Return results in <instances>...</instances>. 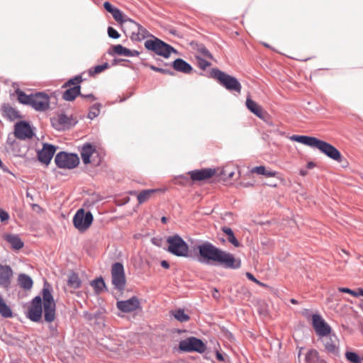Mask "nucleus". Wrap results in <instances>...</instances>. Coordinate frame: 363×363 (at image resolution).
Segmentation results:
<instances>
[{
  "label": "nucleus",
  "mask_w": 363,
  "mask_h": 363,
  "mask_svg": "<svg viewBox=\"0 0 363 363\" xmlns=\"http://www.w3.org/2000/svg\"><path fill=\"white\" fill-rule=\"evenodd\" d=\"M52 286L45 281L41 291V296L34 297L29 305L26 312V317L33 322H40L42 318L43 307L44 319L48 323H52L55 319L56 304L52 294Z\"/></svg>",
  "instance_id": "f257e3e1"
},
{
  "label": "nucleus",
  "mask_w": 363,
  "mask_h": 363,
  "mask_svg": "<svg viewBox=\"0 0 363 363\" xmlns=\"http://www.w3.org/2000/svg\"><path fill=\"white\" fill-rule=\"evenodd\" d=\"M198 261L207 265H219L225 269H238L241 267V260L211 242H206L198 246Z\"/></svg>",
  "instance_id": "f03ea898"
},
{
  "label": "nucleus",
  "mask_w": 363,
  "mask_h": 363,
  "mask_svg": "<svg viewBox=\"0 0 363 363\" xmlns=\"http://www.w3.org/2000/svg\"><path fill=\"white\" fill-rule=\"evenodd\" d=\"M211 77L218 80L220 84L226 89L230 91L240 93L242 86L240 82L234 77H232L217 68L211 71Z\"/></svg>",
  "instance_id": "7ed1b4c3"
},
{
  "label": "nucleus",
  "mask_w": 363,
  "mask_h": 363,
  "mask_svg": "<svg viewBox=\"0 0 363 363\" xmlns=\"http://www.w3.org/2000/svg\"><path fill=\"white\" fill-rule=\"evenodd\" d=\"M145 48L164 58H168L172 52H177L172 46L157 38H155L153 40H146L145 42Z\"/></svg>",
  "instance_id": "20e7f679"
},
{
  "label": "nucleus",
  "mask_w": 363,
  "mask_h": 363,
  "mask_svg": "<svg viewBox=\"0 0 363 363\" xmlns=\"http://www.w3.org/2000/svg\"><path fill=\"white\" fill-rule=\"evenodd\" d=\"M169 244L168 252L177 257H187L189 246L186 242L178 235L169 236L167 239Z\"/></svg>",
  "instance_id": "39448f33"
},
{
  "label": "nucleus",
  "mask_w": 363,
  "mask_h": 363,
  "mask_svg": "<svg viewBox=\"0 0 363 363\" xmlns=\"http://www.w3.org/2000/svg\"><path fill=\"white\" fill-rule=\"evenodd\" d=\"M55 163L60 169H72L78 166L79 158L77 154L62 151L55 155Z\"/></svg>",
  "instance_id": "423d86ee"
},
{
  "label": "nucleus",
  "mask_w": 363,
  "mask_h": 363,
  "mask_svg": "<svg viewBox=\"0 0 363 363\" xmlns=\"http://www.w3.org/2000/svg\"><path fill=\"white\" fill-rule=\"evenodd\" d=\"M52 127L57 130H69L77 123L76 118L64 113H58L50 119Z\"/></svg>",
  "instance_id": "0eeeda50"
},
{
  "label": "nucleus",
  "mask_w": 363,
  "mask_h": 363,
  "mask_svg": "<svg viewBox=\"0 0 363 363\" xmlns=\"http://www.w3.org/2000/svg\"><path fill=\"white\" fill-rule=\"evenodd\" d=\"M179 349L182 352H196L201 354L206 351V346L201 340L190 337L179 342Z\"/></svg>",
  "instance_id": "6e6552de"
},
{
  "label": "nucleus",
  "mask_w": 363,
  "mask_h": 363,
  "mask_svg": "<svg viewBox=\"0 0 363 363\" xmlns=\"http://www.w3.org/2000/svg\"><path fill=\"white\" fill-rule=\"evenodd\" d=\"M93 215L90 211H85L80 208L73 218L74 227L81 232L86 230L93 222Z\"/></svg>",
  "instance_id": "1a4fd4ad"
},
{
  "label": "nucleus",
  "mask_w": 363,
  "mask_h": 363,
  "mask_svg": "<svg viewBox=\"0 0 363 363\" xmlns=\"http://www.w3.org/2000/svg\"><path fill=\"white\" fill-rule=\"evenodd\" d=\"M112 284L118 291L124 290L126 280L122 263L115 262L111 267Z\"/></svg>",
  "instance_id": "9d476101"
},
{
  "label": "nucleus",
  "mask_w": 363,
  "mask_h": 363,
  "mask_svg": "<svg viewBox=\"0 0 363 363\" xmlns=\"http://www.w3.org/2000/svg\"><path fill=\"white\" fill-rule=\"evenodd\" d=\"M313 148L318 149L320 152L325 155L328 157L338 162L342 160L340 152L331 144L316 138Z\"/></svg>",
  "instance_id": "9b49d317"
},
{
  "label": "nucleus",
  "mask_w": 363,
  "mask_h": 363,
  "mask_svg": "<svg viewBox=\"0 0 363 363\" xmlns=\"http://www.w3.org/2000/svg\"><path fill=\"white\" fill-rule=\"evenodd\" d=\"M13 133L16 138L23 140L31 139L34 135L29 123L25 121H18L15 124Z\"/></svg>",
  "instance_id": "f8f14e48"
},
{
  "label": "nucleus",
  "mask_w": 363,
  "mask_h": 363,
  "mask_svg": "<svg viewBox=\"0 0 363 363\" xmlns=\"http://www.w3.org/2000/svg\"><path fill=\"white\" fill-rule=\"evenodd\" d=\"M312 325L316 334L320 337H325L330 334V326L318 314L313 315Z\"/></svg>",
  "instance_id": "ddd939ff"
},
{
  "label": "nucleus",
  "mask_w": 363,
  "mask_h": 363,
  "mask_svg": "<svg viewBox=\"0 0 363 363\" xmlns=\"http://www.w3.org/2000/svg\"><path fill=\"white\" fill-rule=\"evenodd\" d=\"M30 106L38 111H44L49 108L50 98L43 92H36L33 94Z\"/></svg>",
  "instance_id": "4468645a"
},
{
  "label": "nucleus",
  "mask_w": 363,
  "mask_h": 363,
  "mask_svg": "<svg viewBox=\"0 0 363 363\" xmlns=\"http://www.w3.org/2000/svg\"><path fill=\"white\" fill-rule=\"evenodd\" d=\"M56 150H57L56 146L51 145V144L44 143L43 144V148L41 150H38L37 152V156H38V160L42 164L48 165L50 163L51 160L52 159Z\"/></svg>",
  "instance_id": "2eb2a0df"
},
{
  "label": "nucleus",
  "mask_w": 363,
  "mask_h": 363,
  "mask_svg": "<svg viewBox=\"0 0 363 363\" xmlns=\"http://www.w3.org/2000/svg\"><path fill=\"white\" fill-rule=\"evenodd\" d=\"M13 272L9 265L0 264V287L9 290L11 287Z\"/></svg>",
  "instance_id": "dca6fc26"
},
{
  "label": "nucleus",
  "mask_w": 363,
  "mask_h": 363,
  "mask_svg": "<svg viewBox=\"0 0 363 363\" xmlns=\"http://www.w3.org/2000/svg\"><path fill=\"white\" fill-rule=\"evenodd\" d=\"M216 173L215 168H203L201 169H196L189 172L191 179L194 182L206 181L212 178Z\"/></svg>",
  "instance_id": "f3484780"
},
{
  "label": "nucleus",
  "mask_w": 363,
  "mask_h": 363,
  "mask_svg": "<svg viewBox=\"0 0 363 363\" xmlns=\"http://www.w3.org/2000/svg\"><path fill=\"white\" fill-rule=\"evenodd\" d=\"M118 310L123 313H130L140 307V302L136 296H133L126 301H120L116 303Z\"/></svg>",
  "instance_id": "a211bd4d"
},
{
  "label": "nucleus",
  "mask_w": 363,
  "mask_h": 363,
  "mask_svg": "<svg viewBox=\"0 0 363 363\" xmlns=\"http://www.w3.org/2000/svg\"><path fill=\"white\" fill-rule=\"evenodd\" d=\"M104 8L106 11L112 15L116 21L121 24H123L125 18H128V16L124 15L120 9L112 6L108 1H105L104 3Z\"/></svg>",
  "instance_id": "6ab92c4d"
},
{
  "label": "nucleus",
  "mask_w": 363,
  "mask_h": 363,
  "mask_svg": "<svg viewBox=\"0 0 363 363\" xmlns=\"http://www.w3.org/2000/svg\"><path fill=\"white\" fill-rule=\"evenodd\" d=\"M96 151V147L91 143H85L81 148L80 154L82 160L85 164L91 162L90 157Z\"/></svg>",
  "instance_id": "aec40b11"
},
{
  "label": "nucleus",
  "mask_w": 363,
  "mask_h": 363,
  "mask_svg": "<svg viewBox=\"0 0 363 363\" xmlns=\"http://www.w3.org/2000/svg\"><path fill=\"white\" fill-rule=\"evenodd\" d=\"M172 67L184 74H189L193 70L191 65L181 58H177L172 62Z\"/></svg>",
  "instance_id": "412c9836"
},
{
  "label": "nucleus",
  "mask_w": 363,
  "mask_h": 363,
  "mask_svg": "<svg viewBox=\"0 0 363 363\" xmlns=\"http://www.w3.org/2000/svg\"><path fill=\"white\" fill-rule=\"evenodd\" d=\"M4 239L11 245L13 250H18L24 246L23 242L18 235L8 234L4 236Z\"/></svg>",
  "instance_id": "4be33fe9"
},
{
  "label": "nucleus",
  "mask_w": 363,
  "mask_h": 363,
  "mask_svg": "<svg viewBox=\"0 0 363 363\" xmlns=\"http://www.w3.org/2000/svg\"><path fill=\"white\" fill-rule=\"evenodd\" d=\"M247 108L253 113L258 118L263 119L265 113L263 111L262 107L259 106L255 101L252 100L250 98H247L246 100Z\"/></svg>",
  "instance_id": "5701e85b"
},
{
  "label": "nucleus",
  "mask_w": 363,
  "mask_h": 363,
  "mask_svg": "<svg viewBox=\"0 0 363 363\" xmlns=\"http://www.w3.org/2000/svg\"><path fill=\"white\" fill-rule=\"evenodd\" d=\"M79 95H81V86L79 85H75L73 87L67 89L63 93L62 99L67 101H72Z\"/></svg>",
  "instance_id": "b1692460"
},
{
  "label": "nucleus",
  "mask_w": 363,
  "mask_h": 363,
  "mask_svg": "<svg viewBox=\"0 0 363 363\" xmlns=\"http://www.w3.org/2000/svg\"><path fill=\"white\" fill-rule=\"evenodd\" d=\"M316 138H317L312 136L298 135H293L292 136L290 137L291 140L302 143L311 147H313Z\"/></svg>",
  "instance_id": "393cba45"
},
{
  "label": "nucleus",
  "mask_w": 363,
  "mask_h": 363,
  "mask_svg": "<svg viewBox=\"0 0 363 363\" xmlns=\"http://www.w3.org/2000/svg\"><path fill=\"white\" fill-rule=\"evenodd\" d=\"M2 111L3 116L11 121L21 118L19 112L16 108L9 105H4Z\"/></svg>",
  "instance_id": "a878e982"
},
{
  "label": "nucleus",
  "mask_w": 363,
  "mask_h": 363,
  "mask_svg": "<svg viewBox=\"0 0 363 363\" xmlns=\"http://www.w3.org/2000/svg\"><path fill=\"white\" fill-rule=\"evenodd\" d=\"M252 173H257L260 175H264L267 177H277L278 178L279 172L276 171L267 169L264 166H258L251 169Z\"/></svg>",
  "instance_id": "bb28decb"
},
{
  "label": "nucleus",
  "mask_w": 363,
  "mask_h": 363,
  "mask_svg": "<svg viewBox=\"0 0 363 363\" xmlns=\"http://www.w3.org/2000/svg\"><path fill=\"white\" fill-rule=\"evenodd\" d=\"M18 281L21 288L24 290H30L33 287V281L31 277L26 274H20Z\"/></svg>",
  "instance_id": "cd10ccee"
},
{
  "label": "nucleus",
  "mask_w": 363,
  "mask_h": 363,
  "mask_svg": "<svg viewBox=\"0 0 363 363\" xmlns=\"http://www.w3.org/2000/svg\"><path fill=\"white\" fill-rule=\"evenodd\" d=\"M126 24V28L129 32V36L132 40H133V37L135 34L138 33L139 23H136L129 17L126 18L124 21V23Z\"/></svg>",
  "instance_id": "c85d7f7f"
},
{
  "label": "nucleus",
  "mask_w": 363,
  "mask_h": 363,
  "mask_svg": "<svg viewBox=\"0 0 363 363\" xmlns=\"http://www.w3.org/2000/svg\"><path fill=\"white\" fill-rule=\"evenodd\" d=\"M306 363H324L325 361L320 359L319 353L317 350L312 349L307 352L305 357Z\"/></svg>",
  "instance_id": "c756f323"
},
{
  "label": "nucleus",
  "mask_w": 363,
  "mask_h": 363,
  "mask_svg": "<svg viewBox=\"0 0 363 363\" xmlns=\"http://www.w3.org/2000/svg\"><path fill=\"white\" fill-rule=\"evenodd\" d=\"M334 339H336L335 335H333V337L330 336L328 338H326L325 340L324 345L325 349L328 352L336 354L338 353V348L335 345Z\"/></svg>",
  "instance_id": "7c9ffc66"
},
{
  "label": "nucleus",
  "mask_w": 363,
  "mask_h": 363,
  "mask_svg": "<svg viewBox=\"0 0 363 363\" xmlns=\"http://www.w3.org/2000/svg\"><path fill=\"white\" fill-rule=\"evenodd\" d=\"M222 231L228 235V241L231 243L234 247H238L240 246V242L235 238L233 230L230 228L224 226L221 228Z\"/></svg>",
  "instance_id": "2f4dec72"
},
{
  "label": "nucleus",
  "mask_w": 363,
  "mask_h": 363,
  "mask_svg": "<svg viewBox=\"0 0 363 363\" xmlns=\"http://www.w3.org/2000/svg\"><path fill=\"white\" fill-rule=\"evenodd\" d=\"M90 284L97 294H101L106 289V284L101 277L92 280Z\"/></svg>",
  "instance_id": "473e14b6"
},
{
  "label": "nucleus",
  "mask_w": 363,
  "mask_h": 363,
  "mask_svg": "<svg viewBox=\"0 0 363 363\" xmlns=\"http://www.w3.org/2000/svg\"><path fill=\"white\" fill-rule=\"evenodd\" d=\"M172 315L176 320L181 323L187 322L190 317L188 314L185 313L184 310L182 308H177L171 311Z\"/></svg>",
  "instance_id": "72a5a7b5"
},
{
  "label": "nucleus",
  "mask_w": 363,
  "mask_h": 363,
  "mask_svg": "<svg viewBox=\"0 0 363 363\" xmlns=\"http://www.w3.org/2000/svg\"><path fill=\"white\" fill-rule=\"evenodd\" d=\"M16 93L18 96V101L21 104L30 106L32 96L33 94H26L25 92L20 89H17L16 91Z\"/></svg>",
  "instance_id": "f704fd0d"
},
{
  "label": "nucleus",
  "mask_w": 363,
  "mask_h": 363,
  "mask_svg": "<svg viewBox=\"0 0 363 363\" xmlns=\"http://www.w3.org/2000/svg\"><path fill=\"white\" fill-rule=\"evenodd\" d=\"M0 314L4 318H11L13 316L12 311L6 305L3 298L0 296Z\"/></svg>",
  "instance_id": "c9c22d12"
},
{
  "label": "nucleus",
  "mask_w": 363,
  "mask_h": 363,
  "mask_svg": "<svg viewBox=\"0 0 363 363\" xmlns=\"http://www.w3.org/2000/svg\"><path fill=\"white\" fill-rule=\"evenodd\" d=\"M149 36H150L149 31L143 26L139 24L138 33L135 34L133 41H141Z\"/></svg>",
  "instance_id": "e433bc0d"
},
{
  "label": "nucleus",
  "mask_w": 363,
  "mask_h": 363,
  "mask_svg": "<svg viewBox=\"0 0 363 363\" xmlns=\"http://www.w3.org/2000/svg\"><path fill=\"white\" fill-rule=\"evenodd\" d=\"M128 48L123 47L121 45H116L112 47V52L109 51L110 55H118L120 56H128L129 53Z\"/></svg>",
  "instance_id": "4c0bfd02"
},
{
  "label": "nucleus",
  "mask_w": 363,
  "mask_h": 363,
  "mask_svg": "<svg viewBox=\"0 0 363 363\" xmlns=\"http://www.w3.org/2000/svg\"><path fill=\"white\" fill-rule=\"evenodd\" d=\"M156 190L155 189H146V190H143L142 191H140L138 196H137V199H138V203H143L145 201H147L151 196V195L155 192Z\"/></svg>",
  "instance_id": "58836bf2"
},
{
  "label": "nucleus",
  "mask_w": 363,
  "mask_h": 363,
  "mask_svg": "<svg viewBox=\"0 0 363 363\" xmlns=\"http://www.w3.org/2000/svg\"><path fill=\"white\" fill-rule=\"evenodd\" d=\"M68 285L74 289H78L81 286V281L77 274L72 272L68 277Z\"/></svg>",
  "instance_id": "ea45409f"
},
{
  "label": "nucleus",
  "mask_w": 363,
  "mask_h": 363,
  "mask_svg": "<svg viewBox=\"0 0 363 363\" xmlns=\"http://www.w3.org/2000/svg\"><path fill=\"white\" fill-rule=\"evenodd\" d=\"M345 357L351 363H362V358L354 352H346Z\"/></svg>",
  "instance_id": "a19ab883"
},
{
  "label": "nucleus",
  "mask_w": 363,
  "mask_h": 363,
  "mask_svg": "<svg viewBox=\"0 0 363 363\" xmlns=\"http://www.w3.org/2000/svg\"><path fill=\"white\" fill-rule=\"evenodd\" d=\"M101 107V104H94L91 107L90 111H89V112L88 113V118L92 120L94 118H96V116H98L99 113H100Z\"/></svg>",
  "instance_id": "79ce46f5"
},
{
  "label": "nucleus",
  "mask_w": 363,
  "mask_h": 363,
  "mask_svg": "<svg viewBox=\"0 0 363 363\" xmlns=\"http://www.w3.org/2000/svg\"><path fill=\"white\" fill-rule=\"evenodd\" d=\"M108 67V64L107 62H105L102 65H96L92 69H89V74L94 75L96 74H99L101 72L104 71Z\"/></svg>",
  "instance_id": "37998d69"
},
{
  "label": "nucleus",
  "mask_w": 363,
  "mask_h": 363,
  "mask_svg": "<svg viewBox=\"0 0 363 363\" xmlns=\"http://www.w3.org/2000/svg\"><path fill=\"white\" fill-rule=\"evenodd\" d=\"M147 66L153 71L160 72V73L164 74H169L171 76L174 75V72L171 69L160 68V67H156L152 65H148Z\"/></svg>",
  "instance_id": "c03bdc74"
},
{
  "label": "nucleus",
  "mask_w": 363,
  "mask_h": 363,
  "mask_svg": "<svg viewBox=\"0 0 363 363\" xmlns=\"http://www.w3.org/2000/svg\"><path fill=\"white\" fill-rule=\"evenodd\" d=\"M228 171L229 169L228 167L222 169H216V173L214 176H216L219 180L224 181V177L228 175Z\"/></svg>",
  "instance_id": "a18cd8bd"
},
{
  "label": "nucleus",
  "mask_w": 363,
  "mask_h": 363,
  "mask_svg": "<svg viewBox=\"0 0 363 363\" xmlns=\"http://www.w3.org/2000/svg\"><path fill=\"white\" fill-rule=\"evenodd\" d=\"M196 61L198 67L202 70H205L208 67L211 65L209 62L200 57H196Z\"/></svg>",
  "instance_id": "49530a36"
},
{
  "label": "nucleus",
  "mask_w": 363,
  "mask_h": 363,
  "mask_svg": "<svg viewBox=\"0 0 363 363\" xmlns=\"http://www.w3.org/2000/svg\"><path fill=\"white\" fill-rule=\"evenodd\" d=\"M107 31H108V35L109 38H113V39H118L120 38L119 33L113 27L109 26L108 28Z\"/></svg>",
  "instance_id": "de8ad7c7"
},
{
  "label": "nucleus",
  "mask_w": 363,
  "mask_h": 363,
  "mask_svg": "<svg viewBox=\"0 0 363 363\" xmlns=\"http://www.w3.org/2000/svg\"><path fill=\"white\" fill-rule=\"evenodd\" d=\"M338 290L340 292L351 294L354 297H358V291H354V290H352V289H350L349 288H345V287H340L338 289Z\"/></svg>",
  "instance_id": "09e8293b"
},
{
  "label": "nucleus",
  "mask_w": 363,
  "mask_h": 363,
  "mask_svg": "<svg viewBox=\"0 0 363 363\" xmlns=\"http://www.w3.org/2000/svg\"><path fill=\"white\" fill-rule=\"evenodd\" d=\"M9 219V213L3 210L0 209V220L1 222L7 221Z\"/></svg>",
  "instance_id": "8fccbe9b"
},
{
  "label": "nucleus",
  "mask_w": 363,
  "mask_h": 363,
  "mask_svg": "<svg viewBox=\"0 0 363 363\" xmlns=\"http://www.w3.org/2000/svg\"><path fill=\"white\" fill-rule=\"evenodd\" d=\"M246 277L251 281H252L253 282L256 283L257 284L259 285V286H264V284H262V282H260L259 280H257L255 277L254 275L250 273V272H247L246 273Z\"/></svg>",
  "instance_id": "3c124183"
},
{
  "label": "nucleus",
  "mask_w": 363,
  "mask_h": 363,
  "mask_svg": "<svg viewBox=\"0 0 363 363\" xmlns=\"http://www.w3.org/2000/svg\"><path fill=\"white\" fill-rule=\"evenodd\" d=\"M200 52L206 57H208V58H213V56L211 55V53L209 52V50L206 48L205 47H202L199 49Z\"/></svg>",
  "instance_id": "603ef678"
},
{
  "label": "nucleus",
  "mask_w": 363,
  "mask_h": 363,
  "mask_svg": "<svg viewBox=\"0 0 363 363\" xmlns=\"http://www.w3.org/2000/svg\"><path fill=\"white\" fill-rule=\"evenodd\" d=\"M129 53L127 57H137L140 55V52L135 50H128Z\"/></svg>",
  "instance_id": "864d4df0"
},
{
  "label": "nucleus",
  "mask_w": 363,
  "mask_h": 363,
  "mask_svg": "<svg viewBox=\"0 0 363 363\" xmlns=\"http://www.w3.org/2000/svg\"><path fill=\"white\" fill-rule=\"evenodd\" d=\"M71 85H74V86L77 85L76 82L74 79V77L72 79H69L67 82H65V84L63 85V87L70 86Z\"/></svg>",
  "instance_id": "5fc2aeb1"
},
{
  "label": "nucleus",
  "mask_w": 363,
  "mask_h": 363,
  "mask_svg": "<svg viewBox=\"0 0 363 363\" xmlns=\"http://www.w3.org/2000/svg\"><path fill=\"white\" fill-rule=\"evenodd\" d=\"M79 96L84 99H91V101H95L96 99V97L92 94H81V95H79Z\"/></svg>",
  "instance_id": "6e6d98bb"
},
{
  "label": "nucleus",
  "mask_w": 363,
  "mask_h": 363,
  "mask_svg": "<svg viewBox=\"0 0 363 363\" xmlns=\"http://www.w3.org/2000/svg\"><path fill=\"white\" fill-rule=\"evenodd\" d=\"M74 79L76 82L77 85H79V83L82 82V77L81 75H77L74 77Z\"/></svg>",
  "instance_id": "4d7b16f0"
},
{
  "label": "nucleus",
  "mask_w": 363,
  "mask_h": 363,
  "mask_svg": "<svg viewBox=\"0 0 363 363\" xmlns=\"http://www.w3.org/2000/svg\"><path fill=\"white\" fill-rule=\"evenodd\" d=\"M234 174L235 172L233 171L229 170L228 172V175L225 177H224V181L231 179L233 177Z\"/></svg>",
  "instance_id": "13d9d810"
},
{
  "label": "nucleus",
  "mask_w": 363,
  "mask_h": 363,
  "mask_svg": "<svg viewBox=\"0 0 363 363\" xmlns=\"http://www.w3.org/2000/svg\"><path fill=\"white\" fill-rule=\"evenodd\" d=\"M216 355V359L218 360L221 361V362L224 361V357L221 353H220L219 352L217 351Z\"/></svg>",
  "instance_id": "bf43d9fd"
},
{
  "label": "nucleus",
  "mask_w": 363,
  "mask_h": 363,
  "mask_svg": "<svg viewBox=\"0 0 363 363\" xmlns=\"http://www.w3.org/2000/svg\"><path fill=\"white\" fill-rule=\"evenodd\" d=\"M161 266L163 267V268H165V269H168L169 267V264L167 261L166 260H162L161 262Z\"/></svg>",
  "instance_id": "052dcab7"
},
{
  "label": "nucleus",
  "mask_w": 363,
  "mask_h": 363,
  "mask_svg": "<svg viewBox=\"0 0 363 363\" xmlns=\"http://www.w3.org/2000/svg\"><path fill=\"white\" fill-rule=\"evenodd\" d=\"M26 196L28 199H30V200H31V201L34 200L33 196L28 191H26Z\"/></svg>",
  "instance_id": "680f3d73"
},
{
  "label": "nucleus",
  "mask_w": 363,
  "mask_h": 363,
  "mask_svg": "<svg viewBox=\"0 0 363 363\" xmlns=\"http://www.w3.org/2000/svg\"><path fill=\"white\" fill-rule=\"evenodd\" d=\"M31 206H32L33 210H34V211L36 209L40 211L41 209L40 206L38 204L33 203V204H31Z\"/></svg>",
  "instance_id": "e2e57ef3"
},
{
  "label": "nucleus",
  "mask_w": 363,
  "mask_h": 363,
  "mask_svg": "<svg viewBox=\"0 0 363 363\" xmlns=\"http://www.w3.org/2000/svg\"><path fill=\"white\" fill-rule=\"evenodd\" d=\"M315 163H314V162H309L307 164V167H308V169H311V168L314 167H315Z\"/></svg>",
  "instance_id": "0e129e2a"
},
{
  "label": "nucleus",
  "mask_w": 363,
  "mask_h": 363,
  "mask_svg": "<svg viewBox=\"0 0 363 363\" xmlns=\"http://www.w3.org/2000/svg\"><path fill=\"white\" fill-rule=\"evenodd\" d=\"M363 296V289H358V296Z\"/></svg>",
  "instance_id": "69168bd1"
},
{
  "label": "nucleus",
  "mask_w": 363,
  "mask_h": 363,
  "mask_svg": "<svg viewBox=\"0 0 363 363\" xmlns=\"http://www.w3.org/2000/svg\"><path fill=\"white\" fill-rule=\"evenodd\" d=\"M269 185L272 187H276L277 184L276 182H271V183H269Z\"/></svg>",
  "instance_id": "338daca9"
},
{
  "label": "nucleus",
  "mask_w": 363,
  "mask_h": 363,
  "mask_svg": "<svg viewBox=\"0 0 363 363\" xmlns=\"http://www.w3.org/2000/svg\"><path fill=\"white\" fill-rule=\"evenodd\" d=\"M161 221L163 223H166L167 221V218L164 216H163L162 218H161Z\"/></svg>",
  "instance_id": "774afa93"
}]
</instances>
